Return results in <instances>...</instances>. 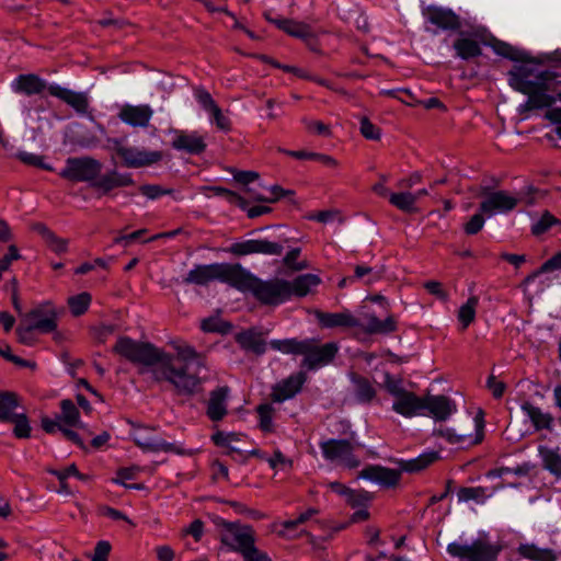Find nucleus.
<instances>
[{"mask_svg":"<svg viewBox=\"0 0 561 561\" xmlns=\"http://www.w3.org/2000/svg\"><path fill=\"white\" fill-rule=\"evenodd\" d=\"M112 352L126 360L147 367L156 366L153 375L157 380L172 383L179 396L192 397L201 390L202 378L193 366H204L202 357L191 347L178 348V354L163 352L149 342L135 341L128 336L117 339Z\"/></svg>","mask_w":561,"mask_h":561,"instance_id":"1","label":"nucleus"},{"mask_svg":"<svg viewBox=\"0 0 561 561\" xmlns=\"http://www.w3.org/2000/svg\"><path fill=\"white\" fill-rule=\"evenodd\" d=\"M320 283L321 278L310 273L298 275L293 280L279 277L263 280L241 266L236 288L243 293L250 291L263 306L276 307L293 297H306Z\"/></svg>","mask_w":561,"mask_h":561,"instance_id":"2","label":"nucleus"},{"mask_svg":"<svg viewBox=\"0 0 561 561\" xmlns=\"http://www.w3.org/2000/svg\"><path fill=\"white\" fill-rule=\"evenodd\" d=\"M270 346L283 354L302 355L301 370H316L330 364L339 351L335 343L320 345L317 339L298 340L296 337L285 340H272Z\"/></svg>","mask_w":561,"mask_h":561,"instance_id":"3","label":"nucleus"},{"mask_svg":"<svg viewBox=\"0 0 561 561\" xmlns=\"http://www.w3.org/2000/svg\"><path fill=\"white\" fill-rule=\"evenodd\" d=\"M13 89L18 93L27 96L42 94L45 90L51 96L58 98L77 113L84 114L89 107L88 96L83 92H75L57 84L47 85L46 81L35 73L20 75L13 83Z\"/></svg>","mask_w":561,"mask_h":561,"instance_id":"4","label":"nucleus"},{"mask_svg":"<svg viewBox=\"0 0 561 561\" xmlns=\"http://www.w3.org/2000/svg\"><path fill=\"white\" fill-rule=\"evenodd\" d=\"M241 264L213 263L196 265L184 278L185 284L207 285L211 280H219L237 287Z\"/></svg>","mask_w":561,"mask_h":561,"instance_id":"5","label":"nucleus"},{"mask_svg":"<svg viewBox=\"0 0 561 561\" xmlns=\"http://www.w3.org/2000/svg\"><path fill=\"white\" fill-rule=\"evenodd\" d=\"M501 550L502 546L490 542L485 534L469 545L451 542L447 546V552L461 561H495Z\"/></svg>","mask_w":561,"mask_h":561,"instance_id":"6","label":"nucleus"},{"mask_svg":"<svg viewBox=\"0 0 561 561\" xmlns=\"http://www.w3.org/2000/svg\"><path fill=\"white\" fill-rule=\"evenodd\" d=\"M21 398L14 391L0 390V422L13 423V436L18 439L31 437L32 426L25 413H14Z\"/></svg>","mask_w":561,"mask_h":561,"instance_id":"7","label":"nucleus"},{"mask_svg":"<svg viewBox=\"0 0 561 561\" xmlns=\"http://www.w3.org/2000/svg\"><path fill=\"white\" fill-rule=\"evenodd\" d=\"M102 163L89 156L70 157L66 160L65 168L59 172V176L70 182L92 183L102 172Z\"/></svg>","mask_w":561,"mask_h":561,"instance_id":"8","label":"nucleus"},{"mask_svg":"<svg viewBox=\"0 0 561 561\" xmlns=\"http://www.w3.org/2000/svg\"><path fill=\"white\" fill-rule=\"evenodd\" d=\"M220 526L222 527L220 542L232 551L242 556L255 546V530L252 526L225 520Z\"/></svg>","mask_w":561,"mask_h":561,"instance_id":"9","label":"nucleus"},{"mask_svg":"<svg viewBox=\"0 0 561 561\" xmlns=\"http://www.w3.org/2000/svg\"><path fill=\"white\" fill-rule=\"evenodd\" d=\"M479 195L484 197L479 205V210L489 217L497 213H510L519 203V199L508 192L492 191L490 186H481Z\"/></svg>","mask_w":561,"mask_h":561,"instance_id":"10","label":"nucleus"},{"mask_svg":"<svg viewBox=\"0 0 561 561\" xmlns=\"http://www.w3.org/2000/svg\"><path fill=\"white\" fill-rule=\"evenodd\" d=\"M113 149L116 154L122 159V164L126 168H144L162 160L161 151H147L139 150L135 147L123 146L119 139H113Z\"/></svg>","mask_w":561,"mask_h":561,"instance_id":"11","label":"nucleus"},{"mask_svg":"<svg viewBox=\"0 0 561 561\" xmlns=\"http://www.w3.org/2000/svg\"><path fill=\"white\" fill-rule=\"evenodd\" d=\"M422 14L436 32L460 33L462 28V19L450 8L432 4L423 8Z\"/></svg>","mask_w":561,"mask_h":561,"instance_id":"12","label":"nucleus"},{"mask_svg":"<svg viewBox=\"0 0 561 561\" xmlns=\"http://www.w3.org/2000/svg\"><path fill=\"white\" fill-rule=\"evenodd\" d=\"M284 250L282 241H270L265 239H250L232 243L227 251L234 256L250 254L280 255Z\"/></svg>","mask_w":561,"mask_h":561,"instance_id":"13","label":"nucleus"},{"mask_svg":"<svg viewBox=\"0 0 561 561\" xmlns=\"http://www.w3.org/2000/svg\"><path fill=\"white\" fill-rule=\"evenodd\" d=\"M323 457L328 460H341L350 469L357 468L359 459L353 454L351 439H329L320 444Z\"/></svg>","mask_w":561,"mask_h":561,"instance_id":"14","label":"nucleus"},{"mask_svg":"<svg viewBox=\"0 0 561 561\" xmlns=\"http://www.w3.org/2000/svg\"><path fill=\"white\" fill-rule=\"evenodd\" d=\"M550 90V85H545L543 82H536L534 84H518L516 87V91L528 96V100L523 105L524 110H539L545 107H551L557 98L550 94H547V91Z\"/></svg>","mask_w":561,"mask_h":561,"instance_id":"15","label":"nucleus"},{"mask_svg":"<svg viewBox=\"0 0 561 561\" xmlns=\"http://www.w3.org/2000/svg\"><path fill=\"white\" fill-rule=\"evenodd\" d=\"M476 434L471 439V435L458 434L454 428H439L434 431L435 436L444 437L449 444L462 445L468 442V446L479 445L484 439V411L479 409L474 416Z\"/></svg>","mask_w":561,"mask_h":561,"instance_id":"16","label":"nucleus"},{"mask_svg":"<svg viewBox=\"0 0 561 561\" xmlns=\"http://www.w3.org/2000/svg\"><path fill=\"white\" fill-rule=\"evenodd\" d=\"M308 376L305 370H299L273 387L272 400L274 402H283L294 398L302 389L304 383L307 381Z\"/></svg>","mask_w":561,"mask_h":561,"instance_id":"17","label":"nucleus"},{"mask_svg":"<svg viewBox=\"0 0 561 561\" xmlns=\"http://www.w3.org/2000/svg\"><path fill=\"white\" fill-rule=\"evenodd\" d=\"M458 37L453 43L456 56L462 60H469L482 55V48L476 39L480 37V31L474 30L471 33L465 32L462 28L457 33Z\"/></svg>","mask_w":561,"mask_h":561,"instance_id":"18","label":"nucleus"},{"mask_svg":"<svg viewBox=\"0 0 561 561\" xmlns=\"http://www.w3.org/2000/svg\"><path fill=\"white\" fill-rule=\"evenodd\" d=\"M483 43L488 46H490L494 53L503 58H506L508 60L515 61V62H523V64H538L539 61L530 56L527 51L519 49L506 42H503L499 38H496L493 35L489 36L488 41H483Z\"/></svg>","mask_w":561,"mask_h":561,"instance_id":"19","label":"nucleus"},{"mask_svg":"<svg viewBox=\"0 0 561 561\" xmlns=\"http://www.w3.org/2000/svg\"><path fill=\"white\" fill-rule=\"evenodd\" d=\"M359 477L377 482L386 489L398 486L401 478L400 470L387 467L370 465L359 472Z\"/></svg>","mask_w":561,"mask_h":561,"instance_id":"20","label":"nucleus"},{"mask_svg":"<svg viewBox=\"0 0 561 561\" xmlns=\"http://www.w3.org/2000/svg\"><path fill=\"white\" fill-rule=\"evenodd\" d=\"M135 182L129 173H119L116 170L100 174L92 183V188L100 192V195H108L114 188L130 186Z\"/></svg>","mask_w":561,"mask_h":561,"instance_id":"21","label":"nucleus"},{"mask_svg":"<svg viewBox=\"0 0 561 561\" xmlns=\"http://www.w3.org/2000/svg\"><path fill=\"white\" fill-rule=\"evenodd\" d=\"M314 314L321 328H356L360 325L358 319L347 310L335 313L317 310Z\"/></svg>","mask_w":561,"mask_h":561,"instance_id":"22","label":"nucleus"},{"mask_svg":"<svg viewBox=\"0 0 561 561\" xmlns=\"http://www.w3.org/2000/svg\"><path fill=\"white\" fill-rule=\"evenodd\" d=\"M424 409L436 421H446L456 410V404L446 396H426L423 398Z\"/></svg>","mask_w":561,"mask_h":561,"instance_id":"23","label":"nucleus"},{"mask_svg":"<svg viewBox=\"0 0 561 561\" xmlns=\"http://www.w3.org/2000/svg\"><path fill=\"white\" fill-rule=\"evenodd\" d=\"M234 340L243 351L251 352L256 356H261L266 352V342L263 339V333L259 332L255 328L237 333Z\"/></svg>","mask_w":561,"mask_h":561,"instance_id":"24","label":"nucleus"},{"mask_svg":"<svg viewBox=\"0 0 561 561\" xmlns=\"http://www.w3.org/2000/svg\"><path fill=\"white\" fill-rule=\"evenodd\" d=\"M171 145L173 149L184 151L188 154H201L207 148L204 137L198 135L196 131L191 134L180 131L172 140Z\"/></svg>","mask_w":561,"mask_h":561,"instance_id":"25","label":"nucleus"},{"mask_svg":"<svg viewBox=\"0 0 561 561\" xmlns=\"http://www.w3.org/2000/svg\"><path fill=\"white\" fill-rule=\"evenodd\" d=\"M229 394L227 386L218 387L209 393L206 414L213 422L221 421L227 414L226 400Z\"/></svg>","mask_w":561,"mask_h":561,"instance_id":"26","label":"nucleus"},{"mask_svg":"<svg viewBox=\"0 0 561 561\" xmlns=\"http://www.w3.org/2000/svg\"><path fill=\"white\" fill-rule=\"evenodd\" d=\"M152 115L149 105H129L126 104L119 112V118L131 126L147 127Z\"/></svg>","mask_w":561,"mask_h":561,"instance_id":"27","label":"nucleus"},{"mask_svg":"<svg viewBox=\"0 0 561 561\" xmlns=\"http://www.w3.org/2000/svg\"><path fill=\"white\" fill-rule=\"evenodd\" d=\"M264 19L271 24L275 25L278 30L283 31L289 36L300 38L304 37L308 28L309 24L305 22L295 21L293 19L286 18H273L270 11H265L263 13Z\"/></svg>","mask_w":561,"mask_h":561,"instance_id":"28","label":"nucleus"},{"mask_svg":"<svg viewBox=\"0 0 561 561\" xmlns=\"http://www.w3.org/2000/svg\"><path fill=\"white\" fill-rule=\"evenodd\" d=\"M34 331H38L41 333L55 332V324L53 319L42 320L38 322H30L26 325L20 324L15 330L19 342L25 345H33L35 342L33 336Z\"/></svg>","mask_w":561,"mask_h":561,"instance_id":"29","label":"nucleus"},{"mask_svg":"<svg viewBox=\"0 0 561 561\" xmlns=\"http://www.w3.org/2000/svg\"><path fill=\"white\" fill-rule=\"evenodd\" d=\"M392 409L403 416H413L424 410L423 398H419L414 392L407 391L397 398Z\"/></svg>","mask_w":561,"mask_h":561,"instance_id":"30","label":"nucleus"},{"mask_svg":"<svg viewBox=\"0 0 561 561\" xmlns=\"http://www.w3.org/2000/svg\"><path fill=\"white\" fill-rule=\"evenodd\" d=\"M350 379L354 385L355 399L363 404H369L376 398L377 392L370 380L357 373H351Z\"/></svg>","mask_w":561,"mask_h":561,"instance_id":"31","label":"nucleus"},{"mask_svg":"<svg viewBox=\"0 0 561 561\" xmlns=\"http://www.w3.org/2000/svg\"><path fill=\"white\" fill-rule=\"evenodd\" d=\"M439 458L438 451L424 453L414 459L397 461L398 470H400V476L402 472L416 473L426 469Z\"/></svg>","mask_w":561,"mask_h":561,"instance_id":"32","label":"nucleus"},{"mask_svg":"<svg viewBox=\"0 0 561 561\" xmlns=\"http://www.w3.org/2000/svg\"><path fill=\"white\" fill-rule=\"evenodd\" d=\"M522 410L529 417L536 431L547 430L552 431L553 416L550 413H543L540 408L535 407L531 402L525 401L522 404Z\"/></svg>","mask_w":561,"mask_h":561,"instance_id":"33","label":"nucleus"},{"mask_svg":"<svg viewBox=\"0 0 561 561\" xmlns=\"http://www.w3.org/2000/svg\"><path fill=\"white\" fill-rule=\"evenodd\" d=\"M33 229L42 236L48 248L57 254L67 252L68 240L59 238L53 230H50L45 224L37 222Z\"/></svg>","mask_w":561,"mask_h":561,"instance_id":"34","label":"nucleus"},{"mask_svg":"<svg viewBox=\"0 0 561 561\" xmlns=\"http://www.w3.org/2000/svg\"><path fill=\"white\" fill-rule=\"evenodd\" d=\"M397 329V321L393 316H388L385 320H380L375 314L368 317L367 323L363 328L364 332L368 334H389L396 332Z\"/></svg>","mask_w":561,"mask_h":561,"instance_id":"35","label":"nucleus"},{"mask_svg":"<svg viewBox=\"0 0 561 561\" xmlns=\"http://www.w3.org/2000/svg\"><path fill=\"white\" fill-rule=\"evenodd\" d=\"M60 410L61 414L57 416V420L68 426L87 430V425L80 421L79 409L70 399H64L60 401Z\"/></svg>","mask_w":561,"mask_h":561,"instance_id":"36","label":"nucleus"},{"mask_svg":"<svg viewBox=\"0 0 561 561\" xmlns=\"http://www.w3.org/2000/svg\"><path fill=\"white\" fill-rule=\"evenodd\" d=\"M518 553L531 561H556L557 554L551 549H542L535 545H520Z\"/></svg>","mask_w":561,"mask_h":561,"instance_id":"37","label":"nucleus"},{"mask_svg":"<svg viewBox=\"0 0 561 561\" xmlns=\"http://www.w3.org/2000/svg\"><path fill=\"white\" fill-rule=\"evenodd\" d=\"M25 318L27 320H30L31 322H38L42 320L53 319L54 324H55V330L58 327V312L53 307L51 302H49V301L44 302V304L39 305L38 307L30 310L26 313Z\"/></svg>","mask_w":561,"mask_h":561,"instance_id":"38","label":"nucleus"},{"mask_svg":"<svg viewBox=\"0 0 561 561\" xmlns=\"http://www.w3.org/2000/svg\"><path fill=\"white\" fill-rule=\"evenodd\" d=\"M534 73V69L526 65L514 66L507 73L508 84L515 91L518 84H534L536 82L529 80Z\"/></svg>","mask_w":561,"mask_h":561,"instance_id":"39","label":"nucleus"},{"mask_svg":"<svg viewBox=\"0 0 561 561\" xmlns=\"http://www.w3.org/2000/svg\"><path fill=\"white\" fill-rule=\"evenodd\" d=\"M141 472V469L138 466H131L127 468H121L117 470V478L114 480L121 483L123 486L127 489H145L144 483L141 482H129L135 481L138 478V474Z\"/></svg>","mask_w":561,"mask_h":561,"instance_id":"40","label":"nucleus"},{"mask_svg":"<svg viewBox=\"0 0 561 561\" xmlns=\"http://www.w3.org/2000/svg\"><path fill=\"white\" fill-rule=\"evenodd\" d=\"M539 454L543 461V468L557 477H561V456L546 446H539Z\"/></svg>","mask_w":561,"mask_h":561,"instance_id":"41","label":"nucleus"},{"mask_svg":"<svg viewBox=\"0 0 561 561\" xmlns=\"http://www.w3.org/2000/svg\"><path fill=\"white\" fill-rule=\"evenodd\" d=\"M416 201L417 196L410 192L391 193L389 195V203L405 213L415 210L414 205Z\"/></svg>","mask_w":561,"mask_h":561,"instance_id":"42","label":"nucleus"},{"mask_svg":"<svg viewBox=\"0 0 561 561\" xmlns=\"http://www.w3.org/2000/svg\"><path fill=\"white\" fill-rule=\"evenodd\" d=\"M92 301V296L88 291L80 293L78 295L68 298L67 304L73 317H80L84 314Z\"/></svg>","mask_w":561,"mask_h":561,"instance_id":"43","label":"nucleus"},{"mask_svg":"<svg viewBox=\"0 0 561 561\" xmlns=\"http://www.w3.org/2000/svg\"><path fill=\"white\" fill-rule=\"evenodd\" d=\"M479 304L477 296L468 298L467 302L463 304L458 311V320L462 324V329H467L476 319V309Z\"/></svg>","mask_w":561,"mask_h":561,"instance_id":"44","label":"nucleus"},{"mask_svg":"<svg viewBox=\"0 0 561 561\" xmlns=\"http://www.w3.org/2000/svg\"><path fill=\"white\" fill-rule=\"evenodd\" d=\"M134 442L142 450H147V451L163 450L167 453H176V454L181 453V450L179 448H176V446L174 444L167 443L162 439L149 442V440L142 439L140 437H134Z\"/></svg>","mask_w":561,"mask_h":561,"instance_id":"45","label":"nucleus"},{"mask_svg":"<svg viewBox=\"0 0 561 561\" xmlns=\"http://www.w3.org/2000/svg\"><path fill=\"white\" fill-rule=\"evenodd\" d=\"M233 325L229 321L221 320L217 317H209L202 320L201 329L204 332L228 334Z\"/></svg>","mask_w":561,"mask_h":561,"instance_id":"46","label":"nucleus"},{"mask_svg":"<svg viewBox=\"0 0 561 561\" xmlns=\"http://www.w3.org/2000/svg\"><path fill=\"white\" fill-rule=\"evenodd\" d=\"M561 221L553 216L549 210H546L540 219L531 226V233L536 237L546 233L553 225H559Z\"/></svg>","mask_w":561,"mask_h":561,"instance_id":"47","label":"nucleus"},{"mask_svg":"<svg viewBox=\"0 0 561 561\" xmlns=\"http://www.w3.org/2000/svg\"><path fill=\"white\" fill-rule=\"evenodd\" d=\"M256 412L260 417V428L263 432L270 433L273 431V414L274 408L270 403H262L257 405Z\"/></svg>","mask_w":561,"mask_h":561,"instance_id":"48","label":"nucleus"},{"mask_svg":"<svg viewBox=\"0 0 561 561\" xmlns=\"http://www.w3.org/2000/svg\"><path fill=\"white\" fill-rule=\"evenodd\" d=\"M300 252H301L300 248H294L290 251H288L283 259V264L293 271H302V270L308 268L307 261L297 262V259L299 257Z\"/></svg>","mask_w":561,"mask_h":561,"instance_id":"49","label":"nucleus"},{"mask_svg":"<svg viewBox=\"0 0 561 561\" xmlns=\"http://www.w3.org/2000/svg\"><path fill=\"white\" fill-rule=\"evenodd\" d=\"M484 215L485 213H479L474 214L465 225H463V232L468 236H474L478 232H480L484 226Z\"/></svg>","mask_w":561,"mask_h":561,"instance_id":"50","label":"nucleus"},{"mask_svg":"<svg viewBox=\"0 0 561 561\" xmlns=\"http://www.w3.org/2000/svg\"><path fill=\"white\" fill-rule=\"evenodd\" d=\"M360 134L369 140H379L381 137V129L373 124L368 117L360 118Z\"/></svg>","mask_w":561,"mask_h":561,"instance_id":"51","label":"nucleus"},{"mask_svg":"<svg viewBox=\"0 0 561 561\" xmlns=\"http://www.w3.org/2000/svg\"><path fill=\"white\" fill-rule=\"evenodd\" d=\"M16 158L27 164V165H32V167H36V168H39V169H43V170H48L50 171L51 168L47 164L44 163V157L43 156H37V154H32V153H27V152H24V151H20L19 153H16Z\"/></svg>","mask_w":561,"mask_h":561,"instance_id":"52","label":"nucleus"},{"mask_svg":"<svg viewBox=\"0 0 561 561\" xmlns=\"http://www.w3.org/2000/svg\"><path fill=\"white\" fill-rule=\"evenodd\" d=\"M301 123L305 125L307 131L309 133H316L318 135H322L325 137H330L332 134L330 126L321 121H311L308 118H302Z\"/></svg>","mask_w":561,"mask_h":561,"instance_id":"53","label":"nucleus"},{"mask_svg":"<svg viewBox=\"0 0 561 561\" xmlns=\"http://www.w3.org/2000/svg\"><path fill=\"white\" fill-rule=\"evenodd\" d=\"M139 192L150 199L158 198L165 194H171L172 190H164L158 184H144L139 186Z\"/></svg>","mask_w":561,"mask_h":561,"instance_id":"54","label":"nucleus"},{"mask_svg":"<svg viewBox=\"0 0 561 561\" xmlns=\"http://www.w3.org/2000/svg\"><path fill=\"white\" fill-rule=\"evenodd\" d=\"M424 288L428 294L435 296L442 301L448 300V293L443 288V284L438 280H428L424 283Z\"/></svg>","mask_w":561,"mask_h":561,"instance_id":"55","label":"nucleus"},{"mask_svg":"<svg viewBox=\"0 0 561 561\" xmlns=\"http://www.w3.org/2000/svg\"><path fill=\"white\" fill-rule=\"evenodd\" d=\"M195 95L199 104L203 106V108L207 112L211 111L214 107L217 106V103L210 95L208 91H206L203 88H197L195 90Z\"/></svg>","mask_w":561,"mask_h":561,"instance_id":"56","label":"nucleus"},{"mask_svg":"<svg viewBox=\"0 0 561 561\" xmlns=\"http://www.w3.org/2000/svg\"><path fill=\"white\" fill-rule=\"evenodd\" d=\"M209 113L211 114L214 122L219 129L224 131L231 130L230 119L222 114L221 108L218 105L209 111Z\"/></svg>","mask_w":561,"mask_h":561,"instance_id":"57","label":"nucleus"},{"mask_svg":"<svg viewBox=\"0 0 561 561\" xmlns=\"http://www.w3.org/2000/svg\"><path fill=\"white\" fill-rule=\"evenodd\" d=\"M400 383H401L400 379H394L389 373L386 374L385 387L390 394L398 398L401 394H403L404 392H407V390L403 389Z\"/></svg>","mask_w":561,"mask_h":561,"instance_id":"58","label":"nucleus"},{"mask_svg":"<svg viewBox=\"0 0 561 561\" xmlns=\"http://www.w3.org/2000/svg\"><path fill=\"white\" fill-rule=\"evenodd\" d=\"M211 440L214 442V444L218 447H227L228 448V455L230 456H233L234 454H237L238 456L240 457H243V455L241 454L240 450H238L237 448L234 447H231L229 444H228V440H227V434H225L224 432H216L213 436H211Z\"/></svg>","mask_w":561,"mask_h":561,"instance_id":"59","label":"nucleus"},{"mask_svg":"<svg viewBox=\"0 0 561 561\" xmlns=\"http://www.w3.org/2000/svg\"><path fill=\"white\" fill-rule=\"evenodd\" d=\"M59 431L61 432L66 439L77 445L80 449L88 450V447L85 446L83 439L76 431L67 428L65 426H59Z\"/></svg>","mask_w":561,"mask_h":561,"instance_id":"60","label":"nucleus"},{"mask_svg":"<svg viewBox=\"0 0 561 561\" xmlns=\"http://www.w3.org/2000/svg\"><path fill=\"white\" fill-rule=\"evenodd\" d=\"M346 503L353 508L365 506V504L371 500L368 493H345Z\"/></svg>","mask_w":561,"mask_h":561,"instance_id":"61","label":"nucleus"},{"mask_svg":"<svg viewBox=\"0 0 561 561\" xmlns=\"http://www.w3.org/2000/svg\"><path fill=\"white\" fill-rule=\"evenodd\" d=\"M204 533V523L201 519L193 520L190 526L183 529V535H191L198 542Z\"/></svg>","mask_w":561,"mask_h":561,"instance_id":"62","label":"nucleus"},{"mask_svg":"<svg viewBox=\"0 0 561 561\" xmlns=\"http://www.w3.org/2000/svg\"><path fill=\"white\" fill-rule=\"evenodd\" d=\"M486 386L495 399L502 398L506 389V385L503 381H496L493 375L488 378Z\"/></svg>","mask_w":561,"mask_h":561,"instance_id":"63","label":"nucleus"},{"mask_svg":"<svg viewBox=\"0 0 561 561\" xmlns=\"http://www.w3.org/2000/svg\"><path fill=\"white\" fill-rule=\"evenodd\" d=\"M244 561H272L271 558L254 546L245 554H242Z\"/></svg>","mask_w":561,"mask_h":561,"instance_id":"64","label":"nucleus"}]
</instances>
